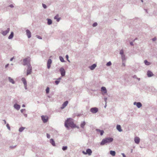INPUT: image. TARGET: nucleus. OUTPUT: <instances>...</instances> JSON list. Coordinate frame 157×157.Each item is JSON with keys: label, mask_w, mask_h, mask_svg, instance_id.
Listing matches in <instances>:
<instances>
[{"label": "nucleus", "mask_w": 157, "mask_h": 157, "mask_svg": "<svg viewBox=\"0 0 157 157\" xmlns=\"http://www.w3.org/2000/svg\"><path fill=\"white\" fill-rule=\"evenodd\" d=\"M10 6L11 7H13V5H11Z\"/></svg>", "instance_id": "49530a36"}, {"label": "nucleus", "mask_w": 157, "mask_h": 157, "mask_svg": "<svg viewBox=\"0 0 157 157\" xmlns=\"http://www.w3.org/2000/svg\"><path fill=\"white\" fill-rule=\"evenodd\" d=\"M3 121L4 122V124H6V121L5 120H3Z\"/></svg>", "instance_id": "a18cd8bd"}, {"label": "nucleus", "mask_w": 157, "mask_h": 157, "mask_svg": "<svg viewBox=\"0 0 157 157\" xmlns=\"http://www.w3.org/2000/svg\"><path fill=\"white\" fill-rule=\"evenodd\" d=\"M30 58L29 57H28L23 59V65H27L28 66L29 65L30 62Z\"/></svg>", "instance_id": "7ed1b4c3"}, {"label": "nucleus", "mask_w": 157, "mask_h": 157, "mask_svg": "<svg viewBox=\"0 0 157 157\" xmlns=\"http://www.w3.org/2000/svg\"><path fill=\"white\" fill-rule=\"evenodd\" d=\"M144 63L145 64L147 65H148L150 64V63L148 62L147 60H145L144 61Z\"/></svg>", "instance_id": "c85d7f7f"}, {"label": "nucleus", "mask_w": 157, "mask_h": 157, "mask_svg": "<svg viewBox=\"0 0 157 157\" xmlns=\"http://www.w3.org/2000/svg\"><path fill=\"white\" fill-rule=\"evenodd\" d=\"M42 5H43V6L44 9H45L46 8L47 6L45 5L44 4H43Z\"/></svg>", "instance_id": "58836bf2"}, {"label": "nucleus", "mask_w": 157, "mask_h": 157, "mask_svg": "<svg viewBox=\"0 0 157 157\" xmlns=\"http://www.w3.org/2000/svg\"><path fill=\"white\" fill-rule=\"evenodd\" d=\"M26 34L29 38L31 37V35L30 32L29 30H26Z\"/></svg>", "instance_id": "f8f14e48"}, {"label": "nucleus", "mask_w": 157, "mask_h": 157, "mask_svg": "<svg viewBox=\"0 0 157 157\" xmlns=\"http://www.w3.org/2000/svg\"><path fill=\"white\" fill-rule=\"evenodd\" d=\"M52 62V61L51 59H49L48 60L47 62V67L48 69H49L50 68Z\"/></svg>", "instance_id": "9d476101"}, {"label": "nucleus", "mask_w": 157, "mask_h": 157, "mask_svg": "<svg viewBox=\"0 0 157 157\" xmlns=\"http://www.w3.org/2000/svg\"><path fill=\"white\" fill-rule=\"evenodd\" d=\"M13 58H14V57H12V58L10 59V60L11 61H12V60H13Z\"/></svg>", "instance_id": "de8ad7c7"}, {"label": "nucleus", "mask_w": 157, "mask_h": 157, "mask_svg": "<svg viewBox=\"0 0 157 157\" xmlns=\"http://www.w3.org/2000/svg\"><path fill=\"white\" fill-rule=\"evenodd\" d=\"M82 153L84 155L88 154L89 155H90L92 153L91 150L90 149H88L86 150V152L84 151H82Z\"/></svg>", "instance_id": "20e7f679"}, {"label": "nucleus", "mask_w": 157, "mask_h": 157, "mask_svg": "<svg viewBox=\"0 0 157 157\" xmlns=\"http://www.w3.org/2000/svg\"><path fill=\"white\" fill-rule=\"evenodd\" d=\"M130 44L131 45H133V43L132 42H130Z\"/></svg>", "instance_id": "8fccbe9b"}, {"label": "nucleus", "mask_w": 157, "mask_h": 157, "mask_svg": "<svg viewBox=\"0 0 157 157\" xmlns=\"http://www.w3.org/2000/svg\"><path fill=\"white\" fill-rule=\"evenodd\" d=\"M66 58H67V60L70 62V61L68 60V56L67 55L66 56Z\"/></svg>", "instance_id": "a19ab883"}, {"label": "nucleus", "mask_w": 157, "mask_h": 157, "mask_svg": "<svg viewBox=\"0 0 157 157\" xmlns=\"http://www.w3.org/2000/svg\"><path fill=\"white\" fill-rule=\"evenodd\" d=\"M67 146L63 147L62 148V149L63 151H65L67 150Z\"/></svg>", "instance_id": "f704fd0d"}, {"label": "nucleus", "mask_w": 157, "mask_h": 157, "mask_svg": "<svg viewBox=\"0 0 157 157\" xmlns=\"http://www.w3.org/2000/svg\"><path fill=\"white\" fill-rule=\"evenodd\" d=\"M96 67V64H93L92 65L90 66V68L91 70H93L95 68V67Z\"/></svg>", "instance_id": "6ab92c4d"}, {"label": "nucleus", "mask_w": 157, "mask_h": 157, "mask_svg": "<svg viewBox=\"0 0 157 157\" xmlns=\"http://www.w3.org/2000/svg\"><path fill=\"white\" fill-rule=\"evenodd\" d=\"M21 80H22V81L23 82L25 85V88L26 89L27 85L26 81L25 79L24 78H22Z\"/></svg>", "instance_id": "1a4fd4ad"}, {"label": "nucleus", "mask_w": 157, "mask_h": 157, "mask_svg": "<svg viewBox=\"0 0 157 157\" xmlns=\"http://www.w3.org/2000/svg\"><path fill=\"white\" fill-rule=\"evenodd\" d=\"M97 25V23L96 22L94 23L93 25V27H95Z\"/></svg>", "instance_id": "4c0bfd02"}, {"label": "nucleus", "mask_w": 157, "mask_h": 157, "mask_svg": "<svg viewBox=\"0 0 157 157\" xmlns=\"http://www.w3.org/2000/svg\"><path fill=\"white\" fill-rule=\"evenodd\" d=\"M14 106V107L17 110H19L20 108V106L17 104H15Z\"/></svg>", "instance_id": "f3484780"}, {"label": "nucleus", "mask_w": 157, "mask_h": 157, "mask_svg": "<svg viewBox=\"0 0 157 157\" xmlns=\"http://www.w3.org/2000/svg\"><path fill=\"white\" fill-rule=\"evenodd\" d=\"M156 40V38H154L152 39V40H153V41H155Z\"/></svg>", "instance_id": "c03bdc74"}, {"label": "nucleus", "mask_w": 157, "mask_h": 157, "mask_svg": "<svg viewBox=\"0 0 157 157\" xmlns=\"http://www.w3.org/2000/svg\"><path fill=\"white\" fill-rule=\"evenodd\" d=\"M86 124V123L85 121H83L81 123V127L82 128H83L84 127L85 125Z\"/></svg>", "instance_id": "393cba45"}, {"label": "nucleus", "mask_w": 157, "mask_h": 157, "mask_svg": "<svg viewBox=\"0 0 157 157\" xmlns=\"http://www.w3.org/2000/svg\"><path fill=\"white\" fill-rule=\"evenodd\" d=\"M98 109L97 108H93L90 109V111L93 113H95L98 111Z\"/></svg>", "instance_id": "6e6552de"}, {"label": "nucleus", "mask_w": 157, "mask_h": 157, "mask_svg": "<svg viewBox=\"0 0 157 157\" xmlns=\"http://www.w3.org/2000/svg\"><path fill=\"white\" fill-rule=\"evenodd\" d=\"M117 129L119 132H121L122 129L121 128V126L120 125H118L117 126Z\"/></svg>", "instance_id": "dca6fc26"}, {"label": "nucleus", "mask_w": 157, "mask_h": 157, "mask_svg": "<svg viewBox=\"0 0 157 157\" xmlns=\"http://www.w3.org/2000/svg\"><path fill=\"white\" fill-rule=\"evenodd\" d=\"M106 99H105V101H106Z\"/></svg>", "instance_id": "864d4df0"}, {"label": "nucleus", "mask_w": 157, "mask_h": 157, "mask_svg": "<svg viewBox=\"0 0 157 157\" xmlns=\"http://www.w3.org/2000/svg\"><path fill=\"white\" fill-rule=\"evenodd\" d=\"M47 136L48 138H49L50 137V135L48 133L47 134Z\"/></svg>", "instance_id": "ea45409f"}, {"label": "nucleus", "mask_w": 157, "mask_h": 157, "mask_svg": "<svg viewBox=\"0 0 157 157\" xmlns=\"http://www.w3.org/2000/svg\"><path fill=\"white\" fill-rule=\"evenodd\" d=\"M22 106L23 107H25V105L23 104V105H22Z\"/></svg>", "instance_id": "3c124183"}, {"label": "nucleus", "mask_w": 157, "mask_h": 157, "mask_svg": "<svg viewBox=\"0 0 157 157\" xmlns=\"http://www.w3.org/2000/svg\"><path fill=\"white\" fill-rule=\"evenodd\" d=\"M68 104V101H66L64 102L62 105V106L61 107V108L63 109Z\"/></svg>", "instance_id": "4468645a"}, {"label": "nucleus", "mask_w": 157, "mask_h": 157, "mask_svg": "<svg viewBox=\"0 0 157 157\" xmlns=\"http://www.w3.org/2000/svg\"><path fill=\"white\" fill-rule=\"evenodd\" d=\"M32 70V67H31L30 64H29V65L28 66V68L27 69V75H29L31 73Z\"/></svg>", "instance_id": "39448f33"}, {"label": "nucleus", "mask_w": 157, "mask_h": 157, "mask_svg": "<svg viewBox=\"0 0 157 157\" xmlns=\"http://www.w3.org/2000/svg\"><path fill=\"white\" fill-rule=\"evenodd\" d=\"M121 154L123 156V157H126L124 153H122Z\"/></svg>", "instance_id": "37998d69"}, {"label": "nucleus", "mask_w": 157, "mask_h": 157, "mask_svg": "<svg viewBox=\"0 0 157 157\" xmlns=\"http://www.w3.org/2000/svg\"><path fill=\"white\" fill-rule=\"evenodd\" d=\"M101 91H104V93L105 94L107 92L106 90L105 87H102L101 88Z\"/></svg>", "instance_id": "aec40b11"}, {"label": "nucleus", "mask_w": 157, "mask_h": 157, "mask_svg": "<svg viewBox=\"0 0 157 157\" xmlns=\"http://www.w3.org/2000/svg\"><path fill=\"white\" fill-rule=\"evenodd\" d=\"M147 75L148 77H150L153 75V74L151 72L149 71L147 72Z\"/></svg>", "instance_id": "a211bd4d"}, {"label": "nucleus", "mask_w": 157, "mask_h": 157, "mask_svg": "<svg viewBox=\"0 0 157 157\" xmlns=\"http://www.w3.org/2000/svg\"><path fill=\"white\" fill-rule=\"evenodd\" d=\"M134 141L136 144H138L140 142V139L138 137H136L135 138Z\"/></svg>", "instance_id": "9b49d317"}, {"label": "nucleus", "mask_w": 157, "mask_h": 157, "mask_svg": "<svg viewBox=\"0 0 157 157\" xmlns=\"http://www.w3.org/2000/svg\"><path fill=\"white\" fill-rule=\"evenodd\" d=\"M46 93L48 94L49 93V88L48 87H47V88L46 89Z\"/></svg>", "instance_id": "473e14b6"}, {"label": "nucleus", "mask_w": 157, "mask_h": 157, "mask_svg": "<svg viewBox=\"0 0 157 157\" xmlns=\"http://www.w3.org/2000/svg\"><path fill=\"white\" fill-rule=\"evenodd\" d=\"M8 65H9V64H6V66H5L6 67H6H8Z\"/></svg>", "instance_id": "09e8293b"}, {"label": "nucleus", "mask_w": 157, "mask_h": 157, "mask_svg": "<svg viewBox=\"0 0 157 157\" xmlns=\"http://www.w3.org/2000/svg\"><path fill=\"white\" fill-rule=\"evenodd\" d=\"M59 59L61 62H63L64 61L63 58L62 56H59Z\"/></svg>", "instance_id": "c756f323"}, {"label": "nucleus", "mask_w": 157, "mask_h": 157, "mask_svg": "<svg viewBox=\"0 0 157 157\" xmlns=\"http://www.w3.org/2000/svg\"><path fill=\"white\" fill-rule=\"evenodd\" d=\"M52 23V21L50 19L48 20V24L49 25H51Z\"/></svg>", "instance_id": "cd10ccee"}, {"label": "nucleus", "mask_w": 157, "mask_h": 157, "mask_svg": "<svg viewBox=\"0 0 157 157\" xmlns=\"http://www.w3.org/2000/svg\"><path fill=\"white\" fill-rule=\"evenodd\" d=\"M21 111H23V110H21Z\"/></svg>", "instance_id": "5fc2aeb1"}, {"label": "nucleus", "mask_w": 157, "mask_h": 157, "mask_svg": "<svg viewBox=\"0 0 157 157\" xmlns=\"http://www.w3.org/2000/svg\"><path fill=\"white\" fill-rule=\"evenodd\" d=\"M13 32H12L11 33L10 35L8 37V38L9 39H11L13 37Z\"/></svg>", "instance_id": "bb28decb"}, {"label": "nucleus", "mask_w": 157, "mask_h": 157, "mask_svg": "<svg viewBox=\"0 0 157 157\" xmlns=\"http://www.w3.org/2000/svg\"><path fill=\"white\" fill-rule=\"evenodd\" d=\"M123 53H124V52H123V51L122 50H121L120 51V54L122 55V56H123Z\"/></svg>", "instance_id": "e433bc0d"}, {"label": "nucleus", "mask_w": 157, "mask_h": 157, "mask_svg": "<svg viewBox=\"0 0 157 157\" xmlns=\"http://www.w3.org/2000/svg\"><path fill=\"white\" fill-rule=\"evenodd\" d=\"M65 126L67 128L69 126L71 127H75V125L74 124L73 120L71 118H68L66 121L65 123Z\"/></svg>", "instance_id": "f257e3e1"}, {"label": "nucleus", "mask_w": 157, "mask_h": 157, "mask_svg": "<svg viewBox=\"0 0 157 157\" xmlns=\"http://www.w3.org/2000/svg\"><path fill=\"white\" fill-rule=\"evenodd\" d=\"M54 19L56 20L58 22L59 21L60 18L59 17V15H57L54 17Z\"/></svg>", "instance_id": "412c9836"}, {"label": "nucleus", "mask_w": 157, "mask_h": 157, "mask_svg": "<svg viewBox=\"0 0 157 157\" xmlns=\"http://www.w3.org/2000/svg\"><path fill=\"white\" fill-rule=\"evenodd\" d=\"M8 79L10 82H11L12 84L14 83V81L13 79L10 77H9Z\"/></svg>", "instance_id": "5701e85b"}, {"label": "nucleus", "mask_w": 157, "mask_h": 157, "mask_svg": "<svg viewBox=\"0 0 157 157\" xmlns=\"http://www.w3.org/2000/svg\"><path fill=\"white\" fill-rule=\"evenodd\" d=\"M10 31V29L8 28L7 30L3 31L2 33V34L3 35H6L7 33H8Z\"/></svg>", "instance_id": "2eb2a0df"}, {"label": "nucleus", "mask_w": 157, "mask_h": 157, "mask_svg": "<svg viewBox=\"0 0 157 157\" xmlns=\"http://www.w3.org/2000/svg\"><path fill=\"white\" fill-rule=\"evenodd\" d=\"M136 106L138 108H140L142 106V105L140 102H137L136 103Z\"/></svg>", "instance_id": "b1692460"}, {"label": "nucleus", "mask_w": 157, "mask_h": 157, "mask_svg": "<svg viewBox=\"0 0 157 157\" xmlns=\"http://www.w3.org/2000/svg\"><path fill=\"white\" fill-rule=\"evenodd\" d=\"M50 143L53 146H55V144L54 140L52 139H50Z\"/></svg>", "instance_id": "4be33fe9"}, {"label": "nucleus", "mask_w": 157, "mask_h": 157, "mask_svg": "<svg viewBox=\"0 0 157 157\" xmlns=\"http://www.w3.org/2000/svg\"><path fill=\"white\" fill-rule=\"evenodd\" d=\"M111 65V63L110 62H109L107 63L106 64V65L107 66H110Z\"/></svg>", "instance_id": "72a5a7b5"}, {"label": "nucleus", "mask_w": 157, "mask_h": 157, "mask_svg": "<svg viewBox=\"0 0 157 157\" xmlns=\"http://www.w3.org/2000/svg\"><path fill=\"white\" fill-rule=\"evenodd\" d=\"M41 117L44 123H45L47 122L48 118V117L42 116H41Z\"/></svg>", "instance_id": "423d86ee"}, {"label": "nucleus", "mask_w": 157, "mask_h": 157, "mask_svg": "<svg viewBox=\"0 0 157 157\" xmlns=\"http://www.w3.org/2000/svg\"><path fill=\"white\" fill-rule=\"evenodd\" d=\"M6 127H7V128L9 130H10V128L8 124H6Z\"/></svg>", "instance_id": "c9c22d12"}, {"label": "nucleus", "mask_w": 157, "mask_h": 157, "mask_svg": "<svg viewBox=\"0 0 157 157\" xmlns=\"http://www.w3.org/2000/svg\"><path fill=\"white\" fill-rule=\"evenodd\" d=\"M96 131L98 134L100 133L101 135L102 136L103 135L104 133V131L103 130H101L99 129H97Z\"/></svg>", "instance_id": "ddd939ff"}, {"label": "nucleus", "mask_w": 157, "mask_h": 157, "mask_svg": "<svg viewBox=\"0 0 157 157\" xmlns=\"http://www.w3.org/2000/svg\"><path fill=\"white\" fill-rule=\"evenodd\" d=\"M21 111H23V110H21Z\"/></svg>", "instance_id": "6e6d98bb"}, {"label": "nucleus", "mask_w": 157, "mask_h": 157, "mask_svg": "<svg viewBox=\"0 0 157 157\" xmlns=\"http://www.w3.org/2000/svg\"><path fill=\"white\" fill-rule=\"evenodd\" d=\"M110 154L113 156H114L115 155V152L114 151H110Z\"/></svg>", "instance_id": "a878e982"}, {"label": "nucleus", "mask_w": 157, "mask_h": 157, "mask_svg": "<svg viewBox=\"0 0 157 157\" xmlns=\"http://www.w3.org/2000/svg\"><path fill=\"white\" fill-rule=\"evenodd\" d=\"M25 129V128L23 127L20 128L19 130V132H21L22 131Z\"/></svg>", "instance_id": "2f4dec72"}, {"label": "nucleus", "mask_w": 157, "mask_h": 157, "mask_svg": "<svg viewBox=\"0 0 157 157\" xmlns=\"http://www.w3.org/2000/svg\"><path fill=\"white\" fill-rule=\"evenodd\" d=\"M61 79V78H59V79H58V80H59V81H58V80H56V81H55V83L56 84V85H57L58 84V83H59V81H60V80Z\"/></svg>", "instance_id": "7c9ffc66"}, {"label": "nucleus", "mask_w": 157, "mask_h": 157, "mask_svg": "<svg viewBox=\"0 0 157 157\" xmlns=\"http://www.w3.org/2000/svg\"><path fill=\"white\" fill-rule=\"evenodd\" d=\"M59 70L62 76H64L65 74V71L64 69L63 68H61Z\"/></svg>", "instance_id": "0eeeda50"}, {"label": "nucleus", "mask_w": 157, "mask_h": 157, "mask_svg": "<svg viewBox=\"0 0 157 157\" xmlns=\"http://www.w3.org/2000/svg\"><path fill=\"white\" fill-rule=\"evenodd\" d=\"M136 102H134V105H135V104H136Z\"/></svg>", "instance_id": "603ef678"}, {"label": "nucleus", "mask_w": 157, "mask_h": 157, "mask_svg": "<svg viewBox=\"0 0 157 157\" xmlns=\"http://www.w3.org/2000/svg\"><path fill=\"white\" fill-rule=\"evenodd\" d=\"M36 36L38 39H42V38L40 36H39L37 35V36Z\"/></svg>", "instance_id": "79ce46f5"}, {"label": "nucleus", "mask_w": 157, "mask_h": 157, "mask_svg": "<svg viewBox=\"0 0 157 157\" xmlns=\"http://www.w3.org/2000/svg\"><path fill=\"white\" fill-rule=\"evenodd\" d=\"M113 140V139L112 138H107L105 139H103L101 143V145H103L105 144L112 142Z\"/></svg>", "instance_id": "f03ea898"}]
</instances>
